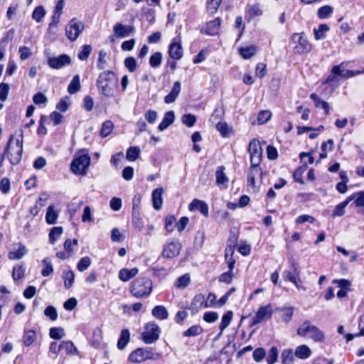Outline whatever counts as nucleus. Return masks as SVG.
<instances>
[{
	"mask_svg": "<svg viewBox=\"0 0 364 364\" xmlns=\"http://www.w3.org/2000/svg\"><path fill=\"white\" fill-rule=\"evenodd\" d=\"M21 139L15 138L11 135L9 139L4 154L12 165L18 164L22 156L23 152V136Z\"/></svg>",
	"mask_w": 364,
	"mask_h": 364,
	"instance_id": "obj_1",
	"label": "nucleus"
},
{
	"mask_svg": "<svg viewBox=\"0 0 364 364\" xmlns=\"http://www.w3.org/2000/svg\"><path fill=\"white\" fill-rule=\"evenodd\" d=\"M152 282L147 277L137 278L132 282L129 291L137 299L147 297L152 291Z\"/></svg>",
	"mask_w": 364,
	"mask_h": 364,
	"instance_id": "obj_2",
	"label": "nucleus"
},
{
	"mask_svg": "<svg viewBox=\"0 0 364 364\" xmlns=\"http://www.w3.org/2000/svg\"><path fill=\"white\" fill-rule=\"evenodd\" d=\"M296 332L299 336L308 337L317 343H322L325 340L323 332L308 320L298 328Z\"/></svg>",
	"mask_w": 364,
	"mask_h": 364,
	"instance_id": "obj_3",
	"label": "nucleus"
},
{
	"mask_svg": "<svg viewBox=\"0 0 364 364\" xmlns=\"http://www.w3.org/2000/svg\"><path fill=\"white\" fill-rule=\"evenodd\" d=\"M113 75L114 73L111 71H104L100 74L97 80L99 92L106 97H110L113 94V90L111 87Z\"/></svg>",
	"mask_w": 364,
	"mask_h": 364,
	"instance_id": "obj_4",
	"label": "nucleus"
},
{
	"mask_svg": "<svg viewBox=\"0 0 364 364\" xmlns=\"http://www.w3.org/2000/svg\"><path fill=\"white\" fill-rule=\"evenodd\" d=\"M90 163V157L87 154L79 153L73 160L70 169L77 175H85L86 170Z\"/></svg>",
	"mask_w": 364,
	"mask_h": 364,
	"instance_id": "obj_5",
	"label": "nucleus"
},
{
	"mask_svg": "<svg viewBox=\"0 0 364 364\" xmlns=\"http://www.w3.org/2000/svg\"><path fill=\"white\" fill-rule=\"evenodd\" d=\"M291 40L294 43L296 44L294 48V51L297 54L307 53L311 50V45L308 41L306 37L303 33H294L291 36Z\"/></svg>",
	"mask_w": 364,
	"mask_h": 364,
	"instance_id": "obj_6",
	"label": "nucleus"
},
{
	"mask_svg": "<svg viewBox=\"0 0 364 364\" xmlns=\"http://www.w3.org/2000/svg\"><path fill=\"white\" fill-rule=\"evenodd\" d=\"M83 30L84 24L82 22L74 18L65 26V36L70 41H75Z\"/></svg>",
	"mask_w": 364,
	"mask_h": 364,
	"instance_id": "obj_7",
	"label": "nucleus"
},
{
	"mask_svg": "<svg viewBox=\"0 0 364 364\" xmlns=\"http://www.w3.org/2000/svg\"><path fill=\"white\" fill-rule=\"evenodd\" d=\"M160 328L155 323H148L145 331L142 333V339L144 343L151 344L156 341L159 338Z\"/></svg>",
	"mask_w": 364,
	"mask_h": 364,
	"instance_id": "obj_8",
	"label": "nucleus"
},
{
	"mask_svg": "<svg viewBox=\"0 0 364 364\" xmlns=\"http://www.w3.org/2000/svg\"><path fill=\"white\" fill-rule=\"evenodd\" d=\"M248 151L250 154L251 164L259 165L262 157V149L259 141L257 139L252 140L249 144Z\"/></svg>",
	"mask_w": 364,
	"mask_h": 364,
	"instance_id": "obj_9",
	"label": "nucleus"
},
{
	"mask_svg": "<svg viewBox=\"0 0 364 364\" xmlns=\"http://www.w3.org/2000/svg\"><path fill=\"white\" fill-rule=\"evenodd\" d=\"M272 315V306L270 304L260 306L255 316L252 318L250 326H255L262 321H267L271 318Z\"/></svg>",
	"mask_w": 364,
	"mask_h": 364,
	"instance_id": "obj_10",
	"label": "nucleus"
},
{
	"mask_svg": "<svg viewBox=\"0 0 364 364\" xmlns=\"http://www.w3.org/2000/svg\"><path fill=\"white\" fill-rule=\"evenodd\" d=\"M153 357L152 351L139 348L130 353L129 360L132 363H140L146 360L153 359Z\"/></svg>",
	"mask_w": 364,
	"mask_h": 364,
	"instance_id": "obj_11",
	"label": "nucleus"
},
{
	"mask_svg": "<svg viewBox=\"0 0 364 364\" xmlns=\"http://www.w3.org/2000/svg\"><path fill=\"white\" fill-rule=\"evenodd\" d=\"M71 63V58L67 54L50 57L48 59V65L53 69H61Z\"/></svg>",
	"mask_w": 364,
	"mask_h": 364,
	"instance_id": "obj_12",
	"label": "nucleus"
},
{
	"mask_svg": "<svg viewBox=\"0 0 364 364\" xmlns=\"http://www.w3.org/2000/svg\"><path fill=\"white\" fill-rule=\"evenodd\" d=\"M169 56L176 60H180L183 55V49L179 37L173 39L168 48Z\"/></svg>",
	"mask_w": 364,
	"mask_h": 364,
	"instance_id": "obj_13",
	"label": "nucleus"
},
{
	"mask_svg": "<svg viewBox=\"0 0 364 364\" xmlns=\"http://www.w3.org/2000/svg\"><path fill=\"white\" fill-rule=\"evenodd\" d=\"M181 250V245L178 241H171L164 245L162 256L165 258H173L179 255Z\"/></svg>",
	"mask_w": 364,
	"mask_h": 364,
	"instance_id": "obj_14",
	"label": "nucleus"
},
{
	"mask_svg": "<svg viewBox=\"0 0 364 364\" xmlns=\"http://www.w3.org/2000/svg\"><path fill=\"white\" fill-rule=\"evenodd\" d=\"M134 31V27L130 25H124L122 23H117L113 26L114 35L117 38L128 37L130 35H133Z\"/></svg>",
	"mask_w": 364,
	"mask_h": 364,
	"instance_id": "obj_15",
	"label": "nucleus"
},
{
	"mask_svg": "<svg viewBox=\"0 0 364 364\" xmlns=\"http://www.w3.org/2000/svg\"><path fill=\"white\" fill-rule=\"evenodd\" d=\"M203 308H205V295L198 294L193 297L188 309L191 314L194 315Z\"/></svg>",
	"mask_w": 364,
	"mask_h": 364,
	"instance_id": "obj_16",
	"label": "nucleus"
},
{
	"mask_svg": "<svg viewBox=\"0 0 364 364\" xmlns=\"http://www.w3.org/2000/svg\"><path fill=\"white\" fill-rule=\"evenodd\" d=\"M190 211L198 210L204 216L208 215V205L203 200L198 199H193L188 205Z\"/></svg>",
	"mask_w": 364,
	"mask_h": 364,
	"instance_id": "obj_17",
	"label": "nucleus"
},
{
	"mask_svg": "<svg viewBox=\"0 0 364 364\" xmlns=\"http://www.w3.org/2000/svg\"><path fill=\"white\" fill-rule=\"evenodd\" d=\"M221 21L219 18L207 23L206 28L201 30V33H205L210 36H214L218 33L220 27Z\"/></svg>",
	"mask_w": 364,
	"mask_h": 364,
	"instance_id": "obj_18",
	"label": "nucleus"
},
{
	"mask_svg": "<svg viewBox=\"0 0 364 364\" xmlns=\"http://www.w3.org/2000/svg\"><path fill=\"white\" fill-rule=\"evenodd\" d=\"M181 90V82L178 81L175 82L170 93L168 94L164 97L165 103L171 104V103H173V102H175L176 98L179 95Z\"/></svg>",
	"mask_w": 364,
	"mask_h": 364,
	"instance_id": "obj_19",
	"label": "nucleus"
},
{
	"mask_svg": "<svg viewBox=\"0 0 364 364\" xmlns=\"http://www.w3.org/2000/svg\"><path fill=\"white\" fill-rule=\"evenodd\" d=\"M225 167L219 166L215 172L216 184L220 188H226L229 181L228 177L224 173Z\"/></svg>",
	"mask_w": 364,
	"mask_h": 364,
	"instance_id": "obj_20",
	"label": "nucleus"
},
{
	"mask_svg": "<svg viewBox=\"0 0 364 364\" xmlns=\"http://www.w3.org/2000/svg\"><path fill=\"white\" fill-rule=\"evenodd\" d=\"M164 190L162 188H157L154 189L152 192L151 198L153 202V207L155 210H159L161 208L162 206V194Z\"/></svg>",
	"mask_w": 364,
	"mask_h": 364,
	"instance_id": "obj_21",
	"label": "nucleus"
},
{
	"mask_svg": "<svg viewBox=\"0 0 364 364\" xmlns=\"http://www.w3.org/2000/svg\"><path fill=\"white\" fill-rule=\"evenodd\" d=\"M139 272L136 267L132 269L123 268L119 272V279L122 282H127L132 278L134 277Z\"/></svg>",
	"mask_w": 364,
	"mask_h": 364,
	"instance_id": "obj_22",
	"label": "nucleus"
},
{
	"mask_svg": "<svg viewBox=\"0 0 364 364\" xmlns=\"http://www.w3.org/2000/svg\"><path fill=\"white\" fill-rule=\"evenodd\" d=\"M237 241V237L235 235L232 234L228 240L229 245L225 249V261L235 260L233 258L235 243Z\"/></svg>",
	"mask_w": 364,
	"mask_h": 364,
	"instance_id": "obj_23",
	"label": "nucleus"
},
{
	"mask_svg": "<svg viewBox=\"0 0 364 364\" xmlns=\"http://www.w3.org/2000/svg\"><path fill=\"white\" fill-rule=\"evenodd\" d=\"M175 119V114L173 111H168L166 112L164 114V117L163 118V120L159 124L158 129L159 131L162 132L165 130L168 127H169L171 124L173 123Z\"/></svg>",
	"mask_w": 364,
	"mask_h": 364,
	"instance_id": "obj_24",
	"label": "nucleus"
},
{
	"mask_svg": "<svg viewBox=\"0 0 364 364\" xmlns=\"http://www.w3.org/2000/svg\"><path fill=\"white\" fill-rule=\"evenodd\" d=\"M343 63H341L338 65H336L333 67V73L338 74V75L341 76L343 78H350L352 77L357 74V72H353L351 70H348L346 69L343 68Z\"/></svg>",
	"mask_w": 364,
	"mask_h": 364,
	"instance_id": "obj_25",
	"label": "nucleus"
},
{
	"mask_svg": "<svg viewBox=\"0 0 364 364\" xmlns=\"http://www.w3.org/2000/svg\"><path fill=\"white\" fill-rule=\"evenodd\" d=\"M152 316L159 320H165L168 317V312L161 305L156 306L151 311Z\"/></svg>",
	"mask_w": 364,
	"mask_h": 364,
	"instance_id": "obj_26",
	"label": "nucleus"
},
{
	"mask_svg": "<svg viewBox=\"0 0 364 364\" xmlns=\"http://www.w3.org/2000/svg\"><path fill=\"white\" fill-rule=\"evenodd\" d=\"M225 114V110L223 106L218 105L215 107L213 113L211 114L209 121L213 124H216L221 122Z\"/></svg>",
	"mask_w": 364,
	"mask_h": 364,
	"instance_id": "obj_27",
	"label": "nucleus"
},
{
	"mask_svg": "<svg viewBox=\"0 0 364 364\" xmlns=\"http://www.w3.org/2000/svg\"><path fill=\"white\" fill-rule=\"evenodd\" d=\"M310 98L314 101L315 107L322 108L326 114H329L330 106L327 102L321 100L315 93H312Z\"/></svg>",
	"mask_w": 364,
	"mask_h": 364,
	"instance_id": "obj_28",
	"label": "nucleus"
},
{
	"mask_svg": "<svg viewBox=\"0 0 364 364\" xmlns=\"http://www.w3.org/2000/svg\"><path fill=\"white\" fill-rule=\"evenodd\" d=\"M311 353V349L306 345L299 346L295 350V355L300 359L308 358Z\"/></svg>",
	"mask_w": 364,
	"mask_h": 364,
	"instance_id": "obj_29",
	"label": "nucleus"
},
{
	"mask_svg": "<svg viewBox=\"0 0 364 364\" xmlns=\"http://www.w3.org/2000/svg\"><path fill=\"white\" fill-rule=\"evenodd\" d=\"M130 338V333L128 329H123L121 331L120 337L117 341V348L119 350H123L127 344L129 343Z\"/></svg>",
	"mask_w": 364,
	"mask_h": 364,
	"instance_id": "obj_30",
	"label": "nucleus"
},
{
	"mask_svg": "<svg viewBox=\"0 0 364 364\" xmlns=\"http://www.w3.org/2000/svg\"><path fill=\"white\" fill-rule=\"evenodd\" d=\"M233 317L232 311H228L222 317V321L219 325L220 335H222L224 330L230 325Z\"/></svg>",
	"mask_w": 364,
	"mask_h": 364,
	"instance_id": "obj_31",
	"label": "nucleus"
},
{
	"mask_svg": "<svg viewBox=\"0 0 364 364\" xmlns=\"http://www.w3.org/2000/svg\"><path fill=\"white\" fill-rule=\"evenodd\" d=\"M63 279L65 288L67 289H70L74 283V272L72 270L65 271L63 274Z\"/></svg>",
	"mask_w": 364,
	"mask_h": 364,
	"instance_id": "obj_32",
	"label": "nucleus"
},
{
	"mask_svg": "<svg viewBox=\"0 0 364 364\" xmlns=\"http://www.w3.org/2000/svg\"><path fill=\"white\" fill-rule=\"evenodd\" d=\"M80 76L75 75L68 87V91L70 94L73 95L76 93L80 90Z\"/></svg>",
	"mask_w": 364,
	"mask_h": 364,
	"instance_id": "obj_33",
	"label": "nucleus"
},
{
	"mask_svg": "<svg viewBox=\"0 0 364 364\" xmlns=\"http://www.w3.org/2000/svg\"><path fill=\"white\" fill-rule=\"evenodd\" d=\"M329 30V27L326 24H321L318 28L314 29V38L319 41L326 38V33Z\"/></svg>",
	"mask_w": 364,
	"mask_h": 364,
	"instance_id": "obj_34",
	"label": "nucleus"
},
{
	"mask_svg": "<svg viewBox=\"0 0 364 364\" xmlns=\"http://www.w3.org/2000/svg\"><path fill=\"white\" fill-rule=\"evenodd\" d=\"M239 52L243 58L249 59L255 55L257 52V48L255 46L242 47L240 48Z\"/></svg>",
	"mask_w": 364,
	"mask_h": 364,
	"instance_id": "obj_35",
	"label": "nucleus"
},
{
	"mask_svg": "<svg viewBox=\"0 0 364 364\" xmlns=\"http://www.w3.org/2000/svg\"><path fill=\"white\" fill-rule=\"evenodd\" d=\"M139 147L131 146L127 150L126 158L129 161H134L139 158Z\"/></svg>",
	"mask_w": 364,
	"mask_h": 364,
	"instance_id": "obj_36",
	"label": "nucleus"
},
{
	"mask_svg": "<svg viewBox=\"0 0 364 364\" xmlns=\"http://www.w3.org/2000/svg\"><path fill=\"white\" fill-rule=\"evenodd\" d=\"M27 252L26 248L24 245H21L16 251H10L9 252V258L10 259H20Z\"/></svg>",
	"mask_w": 364,
	"mask_h": 364,
	"instance_id": "obj_37",
	"label": "nucleus"
},
{
	"mask_svg": "<svg viewBox=\"0 0 364 364\" xmlns=\"http://www.w3.org/2000/svg\"><path fill=\"white\" fill-rule=\"evenodd\" d=\"M203 331V329L200 325H193L191 326L188 330L184 331L183 335L186 337L197 336L201 334Z\"/></svg>",
	"mask_w": 364,
	"mask_h": 364,
	"instance_id": "obj_38",
	"label": "nucleus"
},
{
	"mask_svg": "<svg viewBox=\"0 0 364 364\" xmlns=\"http://www.w3.org/2000/svg\"><path fill=\"white\" fill-rule=\"evenodd\" d=\"M58 213L54 210V208L53 205L48 206L46 215V220L48 224H55L58 219Z\"/></svg>",
	"mask_w": 364,
	"mask_h": 364,
	"instance_id": "obj_39",
	"label": "nucleus"
},
{
	"mask_svg": "<svg viewBox=\"0 0 364 364\" xmlns=\"http://www.w3.org/2000/svg\"><path fill=\"white\" fill-rule=\"evenodd\" d=\"M42 262L44 265V268L41 271V274L43 277H48L54 271L51 260L50 259V258L46 257L43 259Z\"/></svg>",
	"mask_w": 364,
	"mask_h": 364,
	"instance_id": "obj_40",
	"label": "nucleus"
},
{
	"mask_svg": "<svg viewBox=\"0 0 364 364\" xmlns=\"http://www.w3.org/2000/svg\"><path fill=\"white\" fill-rule=\"evenodd\" d=\"M62 348L68 354L78 355L79 352L73 343L70 341H62Z\"/></svg>",
	"mask_w": 364,
	"mask_h": 364,
	"instance_id": "obj_41",
	"label": "nucleus"
},
{
	"mask_svg": "<svg viewBox=\"0 0 364 364\" xmlns=\"http://www.w3.org/2000/svg\"><path fill=\"white\" fill-rule=\"evenodd\" d=\"M308 166V163L304 162V165H302L298 167L294 172L293 177L296 182L300 183H303L302 175L304 172L306 170Z\"/></svg>",
	"mask_w": 364,
	"mask_h": 364,
	"instance_id": "obj_42",
	"label": "nucleus"
},
{
	"mask_svg": "<svg viewBox=\"0 0 364 364\" xmlns=\"http://www.w3.org/2000/svg\"><path fill=\"white\" fill-rule=\"evenodd\" d=\"M46 14V10L42 6H37L32 14V18L36 22H41Z\"/></svg>",
	"mask_w": 364,
	"mask_h": 364,
	"instance_id": "obj_43",
	"label": "nucleus"
},
{
	"mask_svg": "<svg viewBox=\"0 0 364 364\" xmlns=\"http://www.w3.org/2000/svg\"><path fill=\"white\" fill-rule=\"evenodd\" d=\"M63 230L62 227L53 228L49 233L50 242L53 244L55 241H57L60 236L62 235Z\"/></svg>",
	"mask_w": 364,
	"mask_h": 364,
	"instance_id": "obj_44",
	"label": "nucleus"
},
{
	"mask_svg": "<svg viewBox=\"0 0 364 364\" xmlns=\"http://www.w3.org/2000/svg\"><path fill=\"white\" fill-rule=\"evenodd\" d=\"M23 341L25 346L31 345L36 341V332L33 330L25 331Z\"/></svg>",
	"mask_w": 364,
	"mask_h": 364,
	"instance_id": "obj_45",
	"label": "nucleus"
},
{
	"mask_svg": "<svg viewBox=\"0 0 364 364\" xmlns=\"http://www.w3.org/2000/svg\"><path fill=\"white\" fill-rule=\"evenodd\" d=\"M363 320H364V316H361L360 318V322H359V326H358L359 329H360V331L358 333H355V334L348 333L346 336V341L347 342L351 341L355 338L364 336V326H363V324H362Z\"/></svg>",
	"mask_w": 364,
	"mask_h": 364,
	"instance_id": "obj_46",
	"label": "nucleus"
},
{
	"mask_svg": "<svg viewBox=\"0 0 364 364\" xmlns=\"http://www.w3.org/2000/svg\"><path fill=\"white\" fill-rule=\"evenodd\" d=\"M114 127L113 123L108 120L102 124L101 130H100V136L102 137H107L112 131Z\"/></svg>",
	"mask_w": 364,
	"mask_h": 364,
	"instance_id": "obj_47",
	"label": "nucleus"
},
{
	"mask_svg": "<svg viewBox=\"0 0 364 364\" xmlns=\"http://www.w3.org/2000/svg\"><path fill=\"white\" fill-rule=\"evenodd\" d=\"M333 13V8L330 6H323L318 10L317 16L319 18L323 19L329 17Z\"/></svg>",
	"mask_w": 364,
	"mask_h": 364,
	"instance_id": "obj_48",
	"label": "nucleus"
},
{
	"mask_svg": "<svg viewBox=\"0 0 364 364\" xmlns=\"http://www.w3.org/2000/svg\"><path fill=\"white\" fill-rule=\"evenodd\" d=\"M247 11L250 18H255L262 14V10L257 4L248 6Z\"/></svg>",
	"mask_w": 364,
	"mask_h": 364,
	"instance_id": "obj_49",
	"label": "nucleus"
},
{
	"mask_svg": "<svg viewBox=\"0 0 364 364\" xmlns=\"http://www.w3.org/2000/svg\"><path fill=\"white\" fill-rule=\"evenodd\" d=\"M162 60V55L159 52H156L152 54L149 58V64L152 68L159 67Z\"/></svg>",
	"mask_w": 364,
	"mask_h": 364,
	"instance_id": "obj_50",
	"label": "nucleus"
},
{
	"mask_svg": "<svg viewBox=\"0 0 364 364\" xmlns=\"http://www.w3.org/2000/svg\"><path fill=\"white\" fill-rule=\"evenodd\" d=\"M283 364H291L294 360L293 351L291 349H285L282 353Z\"/></svg>",
	"mask_w": 364,
	"mask_h": 364,
	"instance_id": "obj_51",
	"label": "nucleus"
},
{
	"mask_svg": "<svg viewBox=\"0 0 364 364\" xmlns=\"http://www.w3.org/2000/svg\"><path fill=\"white\" fill-rule=\"evenodd\" d=\"M49 335L50 338L58 340L64 337L65 332L62 328L53 327L50 329Z\"/></svg>",
	"mask_w": 364,
	"mask_h": 364,
	"instance_id": "obj_52",
	"label": "nucleus"
},
{
	"mask_svg": "<svg viewBox=\"0 0 364 364\" xmlns=\"http://www.w3.org/2000/svg\"><path fill=\"white\" fill-rule=\"evenodd\" d=\"M190 281L191 279L189 274H183L177 279L176 282V286L178 289L186 288L189 284Z\"/></svg>",
	"mask_w": 364,
	"mask_h": 364,
	"instance_id": "obj_53",
	"label": "nucleus"
},
{
	"mask_svg": "<svg viewBox=\"0 0 364 364\" xmlns=\"http://www.w3.org/2000/svg\"><path fill=\"white\" fill-rule=\"evenodd\" d=\"M181 122L183 124L186 125L188 127H192L196 122V117L193 114H186L182 116Z\"/></svg>",
	"mask_w": 364,
	"mask_h": 364,
	"instance_id": "obj_54",
	"label": "nucleus"
},
{
	"mask_svg": "<svg viewBox=\"0 0 364 364\" xmlns=\"http://www.w3.org/2000/svg\"><path fill=\"white\" fill-rule=\"evenodd\" d=\"M278 353L277 348L275 346L272 347L269 351L267 358V364H274L276 363L278 358Z\"/></svg>",
	"mask_w": 364,
	"mask_h": 364,
	"instance_id": "obj_55",
	"label": "nucleus"
},
{
	"mask_svg": "<svg viewBox=\"0 0 364 364\" xmlns=\"http://www.w3.org/2000/svg\"><path fill=\"white\" fill-rule=\"evenodd\" d=\"M91 264V259L89 257H84L77 263V268L80 272H84Z\"/></svg>",
	"mask_w": 364,
	"mask_h": 364,
	"instance_id": "obj_56",
	"label": "nucleus"
},
{
	"mask_svg": "<svg viewBox=\"0 0 364 364\" xmlns=\"http://www.w3.org/2000/svg\"><path fill=\"white\" fill-rule=\"evenodd\" d=\"M92 51V47L90 45H85L82 47V50L78 53V58L80 60H85L88 58Z\"/></svg>",
	"mask_w": 364,
	"mask_h": 364,
	"instance_id": "obj_57",
	"label": "nucleus"
},
{
	"mask_svg": "<svg viewBox=\"0 0 364 364\" xmlns=\"http://www.w3.org/2000/svg\"><path fill=\"white\" fill-rule=\"evenodd\" d=\"M219 318V315L215 311H208L203 314V320L208 323L215 322Z\"/></svg>",
	"mask_w": 364,
	"mask_h": 364,
	"instance_id": "obj_58",
	"label": "nucleus"
},
{
	"mask_svg": "<svg viewBox=\"0 0 364 364\" xmlns=\"http://www.w3.org/2000/svg\"><path fill=\"white\" fill-rule=\"evenodd\" d=\"M222 0H209L207 4V9L209 13L213 14L218 10Z\"/></svg>",
	"mask_w": 364,
	"mask_h": 364,
	"instance_id": "obj_59",
	"label": "nucleus"
},
{
	"mask_svg": "<svg viewBox=\"0 0 364 364\" xmlns=\"http://www.w3.org/2000/svg\"><path fill=\"white\" fill-rule=\"evenodd\" d=\"M271 116H272V113L270 111H269V110L261 111L258 114V117H257L258 123L259 124H263L266 123L271 118Z\"/></svg>",
	"mask_w": 364,
	"mask_h": 364,
	"instance_id": "obj_60",
	"label": "nucleus"
},
{
	"mask_svg": "<svg viewBox=\"0 0 364 364\" xmlns=\"http://www.w3.org/2000/svg\"><path fill=\"white\" fill-rule=\"evenodd\" d=\"M124 65L131 73H133L136 69V61L133 57H128L124 60Z\"/></svg>",
	"mask_w": 364,
	"mask_h": 364,
	"instance_id": "obj_61",
	"label": "nucleus"
},
{
	"mask_svg": "<svg viewBox=\"0 0 364 364\" xmlns=\"http://www.w3.org/2000/svg\"><path fill=\"white\" fill-rule=\"evenodd\" d=\"M25 269L23 266L17 265L13 269L12 277L14 280H18L21 279L24 275Z\"/></svg>",
	"mask_w": 364,
	"mask_h": 364,
	"instance_id": "obj_62",
	"label": "nucleus"
},
{
	"mask_svg": "<svg viewBox=\"0 0 364 364\" xmlns=\"http://www.w3.org/2000/svg\"><path fill=\"white\" fill-rule=\"evenodd\" d=\"M266 355V351L263 348H256L252 353V357L256 362H260Z\"/></svg>",
	"mask_w": 364,
	"mask_h": 364,
	"instance_id": "obj_63",
	"label": "nucleus"
},
{
	"mask_svg": "<svg viewBox=\"0 0 364 364\" xmlns=\"http://www.w3.org/2000/svg\"><path fill=\"white\" fill-rule=\"evenodd\" d=\"M132 223L134 228L137 230H141L143 228L144 223L139 216V213H132Z\"/></svg>",
	"mask_w": 364,
	"mask_h": 364,
	"instance_id": "obj_64",
	"label": "nucleus"
}]
</instances>
